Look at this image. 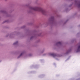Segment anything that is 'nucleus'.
<instances>
[{
	"label": "nucleus",
	"instance_id": "14",
	"mask_svg": "<svg viewBox=\"0 0 80 80\" xmlns=\"http://www.w3.org/2000/svg\"><path fill=\"white\" fill-rule=\"evenodd\" d=\"M72 5H73V3L72 4H71L69 6V7H72Z\"/></svg>",
	"mask_w": 80,
	"mask_h": 80
},
{
	"label": "nucleus",
	"instance_id": "22",
	"mask_svg": "<svg viewBox=\"0 0 80 80\" xmlns=\"http://www.w3.org/2000/svg\"><path fill=\"white\" fill-rule=\"evenodd\" d=\"M68 10V9H67V10Z\"/></svg>",
	"mask_w": 80,
	"mask_h": 80
},
{
	"label": "nucleus",
	"instance_id": "10",
	"mask_svg": "<svg viewBox=\"0 0 80 80\" xmlns=\"http://www.w3.org/2000/svg\"><path fill=\"white\" fill-rule=\"evenodd\" d=\"M18 41H16V42L13 43V45H16L18 44Z\"/></svg>",
	"mask_w": 80,
	"mask_h": 80
},
{
	"label": "nucleus",
	"instance_id": "19",
	"mask_svg": "<svg viewBox=\"0 0 80 80\" xmlns=\"http://www.w3.org/2000/svg\"><path fill=\"white\" fill-rule=\"evenodd\" d=\"M76 80H80V78H79V79H77Z\"/></svg>",
	"mask_w": 80,
	"mask_h": 80
},
{
	"label": "nucleus",
	"instance_id": "9",
	"mask_svg": "<svg viewBox=\"0 0 80 80\" xmlns=\"http://www.w3.org/2000/svg\"><path fill=\"white\" fill-rule=\"evenodd\" d=\"M5 22H7V23H9V20H6L4 21L2 23H5Z\"/></svg>",
	"mask_w": 80,
	"mask_h": 80
},
{
	"label": "nucleus",
	"instance_id": "3",
	"mask_svg": "<svg viewBox=\"0 0 80 80\" xmlns=\"http://www.w3.org/2000/svg\"><path fill=\"white\" fill-rule=\"evenodd\" d=\"M49 22L46 23L47 25H54L56 24V22L55 21L54 19V17L53 16H51L50 17L48 20Z\"/></svg>",
	"mask_w": 80,
	"mask_h": 80
},
{
	"label": "nucleus",
	"instance_id": "5",
	"mask_svg": "<svg viewBox=\"0 0 80 80\" xmlns=\"http://www.w3.org/2000/svg\"><path fill=\"white\" fill-rule=\"evenodd\" d=\"M49 55L51 56H52L53 57H57V55L55 54L54 53H49Z\"/></svg>",
	"mask_w": 80,
	"mask_h": 80
},
{
	"label": "nucleus",
	"instance_id": "1",
	"mask_svg": "<svg viewBox=\"0 0 80 80\" xmlns=\"http://www.w3.org/2000/svg\"><path fill=\"white\" fill-rule=\"evenodd\" d=\"M27 7H28V8L30 10V11H28L29 13H33V12L34 11H38V12H41V13L44 15H47L48 12H47L45 10L42 8L41 7H33L30 6L29 4L26 5Z\"/></svg>",
	"mask_w": 80,
	"mask_h": 80
},
{
	"label": "nucleus",
	"instance_id": "7",
	"mask_svg": "<svg viewBox=\"0 0 80 80\" xmlns=\"http://www.w3.org/2000/svg\"><path fill=\"white\" fill-rule=\"evenodd\" d=\"M72 51V48H70L67 51L66 53L65 54H68L69 52H70Z\"/></svg>",
	"mask_w": 80,
	"mask_h": 80
},
{
	"label": "nucleus",
	"instance_id": "6",
	"mask_svg": "<svg viewBox=\"0 0 80 80\" xmlns=\"http://www.w3.org/2000/svg\"><path fill=\"white\" fill-rule=\"evenodd\" d=\"M58 45H62V43H61V42H57L55 44V45H56L57 46H58Z\"/></svg>",
	"mask_w": 80,
	"mask_h": 80
},
{
	"label": "nucleus",
	"instance_id": "8",
	"mask_svg": "<svg viewBox=\"0 0 80 80\" xmlns=\"http://www.w3.org/2000/svg\"><path fill=\"white\" fill-rule=\"evenodd\" d=\"M24 53H25V52H22V53H21L20 55L18 56V58H20L21 57V56L23 55Z\"/></svg>",
	"mask_w": 80,
	"mask_h": 80
},
{
	"label": "nucleus",
	"instance_id": "18",
	"mask_svg": "<svg viewBox=\"0 0 80 80\" xmlns=\"http://www.w3.org/2000/svg\"><path fill=\"white\" fill-rule=\"evenodd\" d=\"M8 34H7V35H6V37H8Z\"/></svg>",
	"mask_w": 80,
	"mask_h": 80
},
{
	"label": "nucleus",
	"instance_id": "2",
	"mask_svg": "<svg viewBox=\"0 0 80 80\" xmlns=\"http://www.w3.org/2000/svg\"><path fill=\"white\" fill-rule=\"evenodd\" d=\"M28 32L30 36H34L31 37L30 38V40H33V38H37V37L43 36V35H42V33H40L39 34L38 32L36 31V30H33L32 32H31L30 31L28 30Z\"/></svg>",
	"mask_w": 80,
	"mask_h": 80
},
{
	"label": "nucleus",
	"instance_id": "23",
	"mask_svg": "<svg viewBox=\"0 0 80 80\" xmlns=\"http://www.w3.org/2000/svg\"><path fill=\"white\" fill-rule=\"evenodd\" d=\"M71 0V1H72V0Z\"/></svg>",
	"mask_w": 80,
	"mask_h": 80
},
{
	"label": "nucleus",
	"instance_id": "12",
	"mask_svg": "<svg viewBox=\"0 0 80 80\" xmlns=\"http://www.w3.org/2000/svg\"><path fill=\"white\" fill-rule=\"evenodd\" d=\"M56 16L57 17H60V15L57 14Z\"/></svg>",
	"mask_w": 80,
	"mask_h": 80
},
{
	"label": "nucleus",
	"instance_id": "15",
	"mask_svg": "<svg viewBox=\"0 0 80 80\" xmlns=\"http://www.w3.org/2000/svg\"><path fill=\"white\" fill-rule=\"evenodd\" d=\"M32 54H30L28 55L29 56H32Z\"/></svg>",
	"mask_w": 80,
	"mask_h": 80
},
{
	"label": "nucleus",
	"instance_id": "21",
	"mask_svg": "<svg viewBox=\"0 0 80 80\" xmlns=\"http://www.w3.org/2000/svg\"><path fill=\"white\" fill-rule=\"evenodd\" d=\"M1 19V17H0V20Z\"/></svg>",
	"mask_w": 80,
	"mask_h": 80
},
{
	"label": "nucleus",
	"instance_id": "17",
	"mask_svg": "<svg viewBox=\"0 0 80 80\" xmlns=\"http://www.w3.org/2000/svg\"><path fill=\"white\" fill-rule=\"evenodd\" d=\"M13 34H10V36H13Z\"/></svg>",
	"mask_w": 80,
	"mask_h": 80
},
{
	"label": "nucleus",
	"instance_id": "24",
	"mask_svg": "<svg viewBox=\"0 0 80 80\" xmlns=\"http://www.w3.org/2000/svg\"><path fill=\"white\" fill-rule=\"evenodd\" d=\"M38 28V27H37V28Z\"/></svg>",
	"mask_w": 80,
	"mask_h": 80
},
{
	"label": "nucleus",
	"instance_id": "20",
	"mask_svg": "<svg viewBox=\"0 0 80 80\" xmlns=\"http://www.w3.org/2000/svg\"><path fill=\"white\" fill-rule=\"evenodd\" d=\"M46 54H43V55H45Z\"/></svg>",
	"mask_w": 80,
	"mask_h": 80
},
{
	"label": "nucleus",
	"instance_id": "11",
	"mask_svg": "<svg viewBox=\"0 0 80 80\" xmlns=\"http://www.w3.org/2000/svg\"><path fill=\"white\" fill-rule=\"evenodd\" d=\"M21 28H25V26H23L21 27Z\"/></svg>",
	"mask_w": 80,
	"mask_h": 80
},
{
	"label": "nucleus",
	"instance_id": "4",
	"mask_svg": "<svg viewBox=\"0 0 80 80\" xmlns=\"http://www.w3.org/2000/svg\"><path fill=\"white\" fill-rule=\"evenodd\" d=\"M1 13H4V14H6L7 17H11V15L10 14H8V13L5 11L1 10L0 11Z\"/></svg>",
	"mask_w": 80,
	"mask_h": 80
},
{
	"label": "nucleus",
	"instance_id": "16",
	"mask_svg": "<svg viewBox=\"0 0 80 80\" xmlns=\"http://www.w3.org/2000/svg\"><path fill=\"white\" fill-rule=\"evenodd\" d=\"M44 50H45V49H43L42 51L41 52L43 53V52H44Z\"/></svg>",
	"mask_w": 80,
	"mask_h": 80
},
{
	"label": "nucleus",
	"instance_id": "25",
	"mask_svg": "<svg viewBox=\"0 0 80 80\" xmlns=\"http://www.w3.org/2000/svg\"><path fill=\"white\" fill-rule=\"evenodd\" d=\"M6 1H7V0H5Z\"/></svg>",
	"mask_w": 80,
	"mask_h": 80
},
{
	"label": "nucleus",
	"instance_id": "13",
	"mask_svg": "<svg viewBox=\"0 0 80 80\" xmlns=\"http://www.w3.org/2000/svg\"><path fill=\"white\" fill-rule=\"evenodd\" d=\"M68 19H67L66 21L65 22L64 24V25H65V24L66 23H67V22H68Z\"/></svg>",
	"mask_w": 80,
	"mask_h": 80
}]
</instances>
